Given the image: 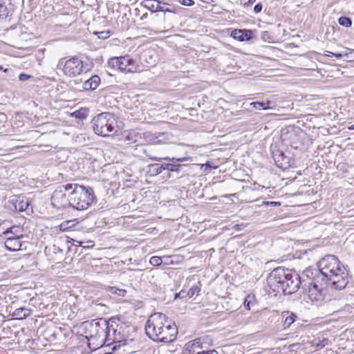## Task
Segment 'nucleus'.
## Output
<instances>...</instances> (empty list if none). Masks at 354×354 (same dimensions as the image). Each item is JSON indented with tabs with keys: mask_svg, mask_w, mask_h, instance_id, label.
Here are the masks:
<instances>
[{
	"mask_svg": "<svg viewBox=\"0 0 354 354\" xmlns=\"http://www.w3.org/2000/svg\"><path fill=\"white\" fill-rule=\"evenodd\" d=\"M32 313V310L26 307H20L16 308L12 313V319H24L29 317Z\"/></svg>",
	"mask_w": 354,
	"mask_h": 354,
	"instance_id": "5701e85b",
	"label": "nucleus"
},
{
	"mask_svg": "<svg viewBox=\"0 0 354 354\" xmlns=\"http://www.w3.org/2000/svg\"><path fill=\"white\" fill-rule=\"evenodd\" d=\"M345 266L338 258L333 254H327L322 258L315 267H308L304 270V276L309 279L311 288H309V299L313 301H319L323 298V291L328 284V277L341 272Z\"/></svg>",
	"mask_w": 354,
	"mask_h": 354,
	"instance_id": "f257e3e1",
	"label": "nucleus"
},
{
	"mask_svg": "<svg viewBox=\"0 0 354 354\" xmlns=\"http://www.w3.org/2000/svg\"><path fill=\"white\" fill-rule=\"evenodd\" d=\"M149 263L153 266H159L163 264L162 257L158 256L151 257L149 259Z\"/></svg>",
	"mask_w": 354,
	"mask_h": 354,
	"instance_id": "f704fd0d",
	"label": "nucleus"
},
{
	"mask_svg": "<svg viewBox=\"0 0 354 354\" xmlns=\"http://www.w3.org/2000/svg\"><path fill=\"white\" fill-rule=\"evenodd\" d=\"M30 78H32V75L26 74L24 73H21L19 75V80L21 82L26 81L28 80H30Z\"/></svg>",
	"mask_w": 354,
	"mask_h": 354,
	"instance_id": "ea45409f",
	"label": "nucleus"
},
{
	"mask_svg": "<svg viewBox=\"0 0 354 354\" xmlns=\"http://www.w3.org/2000/svg\"><path fill=\"white\" fill-rule=\"evenodd\" d=\"M332 55L335 57L337 59L342 58L344 55H347V53H332Z\"/></svg>",
	"mask_w": 354,
	"mask_h": 354,
	"instance_id": "de8ad7c7",
	"label": "nucleus"
},
{
	"mask_svg": "<svg viewBox=\"0 0 354 354\" xmlns=\"http://www.w3.org/2000/svg\"><path fill=\"white\" fill-rule=\"evenodd\" d=\"M156 136L158 145L167 143L171 137V133L168 132H156Z\"/></svg>",
	"mask_w": 354,
	"mask_h": 354,
	"instance_id": "cd10ccee",
	"label": "nucleus"
},
{
	"mask_svg": "<svg viewBox=\"0 0 354 354\" xmlns=\"http://www.w3.org/2000/svg\"><path fill=\"white\" fill-rule=\"evenodd\" d=\"M7 120V116L4 113L0 112V121L6 122Z\"/></svg>",
	"mask_w": 354,
	"mask_h": 354,
	"instance_id": "603ef678",
	"label": "nucleus"
},
{
	"mask_svg": "<svg viewBox=\"0 0 354 354\" xmlns=\"http://www.w3.org/2000/svg\"><path fill=\"white\" fill-rule=\"evenodd\" d=\"M71 191L68 184L58 187L51 196V204L57 209H66L72 207V202L70 200V193L66 196V192Z\"/></svg>",
	"mask_w": 354,
	"mask_h": 354,
	"instance_id": "1a4fd4ad",
	"label": "nucleus"
},
{
	"mask_svg": "<svg viewBox=\"0 0 354 354\" xmlns=\"http://www.w3.org/2000/svg\"><path fill=\"white\" fill-rule=\"evenodd\" d=\"M178 2L185 6H192L194 4L193 0H178Z\"/></svg>",
	"mask_w": 354,
	"mask_h": 354,
	"instance_id": "a19ab883",
	"label": "nucleus"
},
{
	"mask_svg": "<svg viewBox=\"0 0 354 354\" xmlns=\"http://www.w3.org/2000/svg\"><path fill=\"white\" fill-rule=\"evenodd\" d=\"M6 223H2L0 224V236L3 237L6 232L9 230L8 227L6 226Z\"/></svg>",
	"mask_w": 354,
	"mask_h": 354,
	"instance_id": "4c0bfd02",
	"label": "nucleus"
},
{
	"mask_svg": "<svg viewBox=\"0 0 354 354\" xmlns=\"http://www.w3.org/2000/svg\"><path fill=\"white\" fill-rule=\"evenodd\" d=\"M267 286L275 294L292 295L300 288L309 297V279L304 276V271L299 275L295 270L277 267L272 270L266 278Z\"/></svg>",
	"mask_w": 354,
	"mask_h": 354,
	"instance_id": "f03ea898",
	"label": "nucleus"
},
{
	"mask_svg": "<svg viewBox=\"0 0 354 354\" xmlns=\"http://www.w3.org/2000/svg\"><path fill=\"white\" fill-rule=\"evenodd\" d=\"M151 159L158 161V162H160L162 160H167V161L171 162H169V171L179 173V172H180L181 169L183 167L186 166V165L180 164L178 162H185V161H188V160H192L193 158L191 156H183V157H180V158H175V157L170 158L169 156H167V157H163V158L153 157V158H151Z\"/></svg>",
	"mask_w": 354,
	"mask_h": 354,
	"instance_id": "9b49d317",
	"label": "nucleus"
},
{
	"mask_svg": "<svg viewBox=\"0 0 354 354\" xmlns=\"http://www.w3.org/2000/svg\"><path fill=\"white\" fill-rule=\"evenodd\" d=\"M261 38L264 41H266L268 38H270L269 32L268 31H263L261 32Z\"/></svg>",
	"mask_w": 354,
	"mask_h": 354,
	"instance_id": "a18cd8bd",
	"label": "nucleus"
},
{
	"mask_svg": "<svg viewBox=\"0 0 354 354\" xmlns=\"http://www.w3.org/2000/svg\"><path fill=\"white\" fill-rule=\"evenodd\" d=\"M272 102L267 101L266 102H253L250 103V106L255 109L258 110H268L272 109Z\"/></svg>",
	"mask_w": 354,
	"mask_h": 354,
	"instance_id": "393cba45",
	"label": "nucleus"
},
{
	"mask_svg": "<svg viewBox=\"0 0 354 354\" xmlns=\"http://www.w3.org/2000/svg\"><path fill=\"white\" fill-rule=\"evenodd\" d=\"M148 172L151 176H156L162 172L159 163H153L149 165Z\"/></svg>",
	"mask_w": 354,
	"mask_h": 354,
	"instance_id": "7c9ffc66",
	"label": "nucleus"
},
{
	"mask_svg": "<svg viewBox=\"0 0 354 354\" xmlns=\"http://www.w3.org/2000/svg\"><path fill=\"white\" fill-rule=\"evenodd\" d=\"M53 248H54V250H58L59 252H62V250H60L59 248H56L55 245H53ZM54 252L55 253L56 252L54 251Z\"/></svg>",
	"mask_w": 354,
	"mask_h": 354,
	"instance_id": "13d9d810",
	"label": "nucleus"
},
{
	"mask_svg": "<svg viewBox=\"0 0 354 354\" xmlns=\"http://www.w3.org/2000/svg\"><path fill=\"white\" fill-rule=\"evenodd\" d=\"M141 4L151 12H159L160 5H167V3L160 0H144Z\"/></svg>",
	"mask_w": 354,
	"mask_h": 354,
	"instance_id": "412c9836",
	"label": "nucleus"
},
{
	"mask_svg": "<svg viewBox=\"0 0 354 354\" xmlns=\"http://www.w3.org/2000/svg\"><path fill=\"white\" fill-rule=\"evenodd\" d=\"M256 0H248L247 2H245L243 5V6L245 8V7H248V6H252V4H254L255 3Z\"/></svg>",
	"mask_w": 354,
	"mask_h": 354,
	"instance_id": "3c124183",
	"label": "nucleus"
},
{
	"mask_svg": "<svg viewBox=\"0 0 354 354\" xmlns=\"http://www.w3.org/2000/svg\"><path fill=\"white\" fill-rule=\"evenodd\" d=\"M254 32L255 30L249 29H234L230 36L239 41H248L253 38Z\"/></svg>",
	"mask_w": 354,
	"mask_h": 354,
	"instance_id": "4468645a",
	"label": "nucleus"
},
{
	"mask_svg": "<svg viewBox=\"0 0 354 354\" xmlns=\"http://www.w3.org/2000/svg\"><path fill=\"white\" fill-rule=\"evenodd\" d=\"M100 81L98 75H93L83 83V88L86 91H94L100 85Z\"/></svg>",
	"mask_w": 354,
	"mask_h": 354,
	"instance_id": "4be33fe9",
	"label": "nucleus"
},
{
	"mask_svg": "<svg viewBox=\"0 0 354 354\" xmlns=\"http://www.w3.org/2000/svg\"><path fill=\"white\" fill-rule=\"evenodd\" d=\"M349 129H352V130L354 129V124L352 125L351 127H349Z\"/></svg>",
	"mask_w": 354,
	"mask_h": 354,
	"instance_id": "052dcab7",
	"label": "nucleus"
},
{
	"mask_svg": "<svg viewBox=\"0 0 354 354\" xmlns=\"http://www.w3.org/2000/svg\"><path fill=\"white\" fill-rule=\"evenodd\" d=\"M142 140L148 145H158L156 133H152L151 132H147L142 133Z\"/></svg>",
	"mask_w": 354,
	"mask_h": 354,
	"instance_id": "b1692460",
	"label": "nucleus"
},
{
	"mask_svg": "<svg viewBox=\"0 0 354 354\" xmlns=\"http://www.w3.org/2000/svg\"><path fill=\"white\" fill-rule=\"evenodd\" d=\"M14 11L11 0H0V18L6 19L11 16Z\"/></svg>",
	"mask_w": 354,
	"mask_h": 354,
	"instance_id": "f3484780",
	"label": "nucleus"
},
{
	"mask_svg": "<svg viewBox=\"0 0 354 354\" xmlns=\"http://www.w3.org/2000/svg\"><path fill=\"white\" fill-rule=\"evenodd\" d=\"M145 333L155 342L168 344L176 339L178 328L166 315L155 313L149 317L145 324Z\"/></svg>",
	"mask_w": 354,
	"mask_h": 354,
	"instance_id": "7ed1b4c3",
	"label": "nucleus"
},
{
	"mask_svg": "<svg viewBox=\"0 0 354 354\" xmlns=\"http://www.w3.org/2000/svg\"><path fill=\"white\" fill-rule=\"evenodd\" d=\"M185 291H183V290H181V291H180V292H178V293H176V294H175V296H174V299H177V298H178V297H181V294H185Z\"/></svg>",
	"mask_w": 354,
	"mask_h": 354,
	"instance_id": "5fc2aeb1",
	"label": "nucleus"
},
{
	"mask_svg": "<svg viewBox=\"0 0 354 354\" xmlns=\"http://www.w3.org/2000/svg\"><path fill=\"white\" fill-rule=\"evenodd\" d=\"M57 68L61 70L66 76L75 77L84 72L85 66L78 57L73 56L67 60L66 58H61Z\"/></svg>",
	"mask_w": 354,
	"mask_h": 354,
	"instance_id": "6e6552de",
	"label": "nucleus"
},
{
	"mask_svg": "<svg viewBox=\"0 0 354 354\" xmlns=\"http://www.w3.org/2000/svg\"><path fill=\"white\" fill-rule=\"evenodd\" d=\"M205 167V171L208 169H210L212 167L210 165V163L209 162H207L205 165H203L202 166V167Z\"/></svg>",
	"mask_w": 354,
	"mask_h": 354,
	"instance_id": "864d4df0",
	"label": "nucleus"
},
{
	"mask_svg": "<svg viewBox=\"0 0 354 354\" xmlns=\"http://www.w3.org/2000/svg\"><path fill=\"white\" fill-rule=\"evenodd\" d=\"M181 297H184V294H181Z\"/></svg>",
	"mask_w": 354,
	"mask_h": 354,
	"instance_id": "e2e57ef3",
	"label": "nucleus"
},
{
	"mask_svg": "<svg viewBox=\"0 0 354 354\" xmlns=\"http://www.w3.org/2000/svg\"><path fill=\"white\" fill-rule=\"evenodd\" d=\"M117 117L111 113L103 112L91 120L93 131L102 137L114 135L118 131Z\"/></svg>",
	"mask_w": 354,
	"mask_h": 354,
	"instance_id": "39448f33",
	"label": "nucleus"
},
{
	"mask_svg": "<svg viewBox=\"0 0 354 354\" xmlns=\"http://www.w3.org/2000/svg\"><path fill=\"white\" fill-rule=\"evenodd\" d=\"M272 156L276 165L279 168L286 169L290 166V158L286 156L282 151L279 149L272 150Z\"/></svg>",
	"mask_w": 354,
	"mask_h": 354,
	"instance_id": "f8f14e48",
	"label": "nucleus"
},
{
	"mask_svg": "<svg viewBox=\"0 0 354 354\" xmlns=\"http://www.w3.org/2000/svg\"><path fill=\"white\" fill-rule=\"evenodd\" d=\"M351 277L346 268H342L341 272H336L328 277V284L336 290H343L348 286Z\"/></svg>",
	"mask_w": 354,
	"mask_h": 354,
	"instance_id": "9d476101",
	"label": "nucleus"
},
{
	"mask_svg": "<svg viewBox=\"0 0 354 354\" xmlns=\"http://www.w3.org/2000/svg\"><path fill=\"white\" fill-rule=\"evenodd\" d=\"M119 319L113 317L107 321V328H106L103 346H110L113 345V350H116L121 346L127 344V339L122 332V326L118 324Z\"/></svg>",
	"mask_w": 354,
	"mask_h": 354,
	"instance_id": "423d86ee",
	"label": "nucleus"
},
{
	"mask_svg": "<svg viewBox=\"0 0 354 354\" xmlns=\"http://www.w3.org/2000/svg\"><path fill=\"white\" fill-rule=\"evenodd\" d=\"M281 316L283 329L289 328L298 318L296 314L289 311L282 312Z\"/></svg>",
	"mask_w": 354,
	"mask_h": 354,
	"instance_id": "6ab92c4d",
	"label": "nucleus"
},
{
	"mask_svg": "<svg viewBox=\"0 0 354 354\" xmlns=\"http://www.w3.org/2000/svg\"><path fill=\"white\" fill-rule=\"evenodd\" d=\"M163 264L165 266H171L174 265V261L171 259V257L169 256L162 257Z\"/></svg>",
	"mask_w": 354,
	"mask_h": 354,
	"instance_id": "58836bf2",
	"label": "nucleus"
},
{
	"mask_svg": "<svg viewBox=\"0 0 354 354\" xmlns=\"http://www.w3.org/2000/svg\"><path fill=\"white\" fill-rule=\"evenodd\" d=\"M338 23L342 26L348 28L352 25V20L350 17L343 16L339 18Z\"/></svg>",
	"mask_w": 354,
	"mask_h": 354,
	"instance_id": "72a5a7b5",
	"label": "nucleus"
},
{
	"mask_svg": "<svg viewBox=\"0 0 354 354\" xmlns=\"http://www.w3.org/2000/svg\"><path fill=\"white\" fill-rule=\"evenodd\" d=\"M120 72L133 73L136 70L135 61L129 55L120 56Z\"/></svg>",
	"mask_w": 354,
	"mask_h": 354,
	"instance_id": "2eb2a0df",
	"label": "nucleus"
},
{
	"mask_svg": "<svg viewBox=\"0 0 354 354\" xmlns=\"http://www.w3.org/2000/svg\"><path fill=\"white\" fill-rule=\"evenodd\" d=\"M9 71H10V69H8V68L3 69V71L5 73H8Z\"/></svg>",
	"mask_w": 354,
	"mask_h": 354,
	"instance_id": "bf43d9fd",
	"label": "nucleus"
},
{
	"mask_svg": "<svg viewBox=\"0 0 354 354\" xmlns=\"http://www.w3.org/2000/svg\"><path fill=\"white\" fill-rule=\"evenodd\" d=\"M120 57H113L109 59L108 67L120 71Z\"/></svg>",
	"mask_w": 354,
	"mask_h": 354,
	"instance_id": "c85d7f7f",
	"label": "nucleus"
},
{
	"mask_svg": "<svg viewBox=\"0 0 354 354\" xmlns=\"http://www.w3.org/2000/svg\"><path fill=\"white\" fill-rule=\"evenodd\" d=\"M2 69H3L2 66H0V70H2Z\"/></svg>",
	"mask_w": 354,
	"mask_h": 354,
	"instance_id": "680f3d73",
	"label": "nucleus"
},
{
	"mask_svg": "<svg viewBox=\"0 0 354 354\" xmlns=\"http://www.w3.org/2000/svg\"><path fill=\"white\" fill-rule=\"evenodd\" d=\"M200 291H201L200 286H197V285H194L187 292V296H188L189 298H191L195 295H198V293L200 292Z\"/></svg>",
	"mask_w": 354,
	"mask_h": 354,
	"instance_id": "c9c22d12",
	"label": "nucleus"
},
{
	"mask_svg": "<svg viewBox=\"0 0 354 354\" xmlns=\"http://www.w3.org/2000/svg\"><path fill=\"white\" fill-rule=\"evenodd\" d=\"M262 8H263L262 4L261 3H259L254 6V12L256 14L259 13L262 10Z\"/></svg>",
	"mask_w": 354,
	"mask_h": 354,
	"instance_id": "c03bdc74",
	"label": "nucleus"
},
{
	"mask_svg": "<svg viewBox=\"0 0 354 354\" xmlns=\"http://www.w3.org/2000/svg\"><path fill=\"white\" fill-rule=\"evenodd\" d=\"M94 35H97L99 39H106L111 36V32L109 30L95 32Z\"/></svg>",
	"mask_w": 354,
	"mask_h": 354,
	"instance_id": "e433bc0d",
	"label": "nucleus"
},
{
	"mask_svg": "<svg viewBox=\"0 0 354 354\" xmlns=\"http://www.w3.org/2000/svg\"><path fill=\"white\" fill-rule=\"evenodd\" d=\"M203 348L201 338H196L186 344V351L188 354H195Z\"/></svg>",
	"mask_w": 354,
	"mask_h": 354,
	"instance_id": "a211bd4d",
	"label": "nucleus"
},
{
	"mask_svg": "<svg viewBox=\"0 0 354 354\" xmlns=\"http://www.w3.org/2000/svg\"><path fill=\"white\" fill-rule=\"evenodd\" d=\"M24 237H16L11 240L5 241L6 248L11 252H16L23 250V246L27 244L26 241H23Z\"/></svg>",
	"mask_w": 354,
	"mask_h": 354,
	"instance_id": "dca6fc26",
	"label": "nucleus"
},
{
	"mask_svg": "<svg viewBox=\"0 0 354 354\" xmlns=\"http://www.w3.org/2000/svg\"><path fill=\"white\" fill-rule=\"evenodd\" d=\"M160 166L161 167V169H162V171H165V170L169 171V162L160 164Z\"/></svg>",
	"mask_w": 354,
	"mask_h": 354,
	"instance_id": "49530a36",
	"label": "nucleus"
},
{
	"mask_svg": "<svg viewBox=\"0 0 354 354\" xmlns=\"http://www.w3.org/2000/svg\"><path fill=\"white\" fill-rule=\"evenodd\" d=\"M86 243H87V245H82V247L83 248H87V249H88V248H93V247L94 246V243H93V241H89L86 242Z\"/></svg>",
	"mask_w": 354,
	"mask_h": 354,
	"instance_id": "09e8293b",
	"label": "nucleus"
},
{
	"mask_svg": "<svg viewBox=\"0 0 354 354\" xmlns=\"http://www.w3.org/2000/svg\"><path fill=\"white\" fill-rule=\"evenodd\" d=\"M256 305V299L254 294H248L243 301V306L248 310H250L252 307Z\"/></svg>",
	"mask_w": 354,
	"mask_h": 354,
	"instance_id": "a878e982",
	"label": "nucleus"
},
{
	"mask_svg": "<svg viewBox=\"0 0 354 354\" xmlns=\"http://www.w3.org/2000/svg\"><path fill=\"white\" fill-rule=\"evenodd\" d=\"M195 354H218V352L214 349L211 350H203V348Z\"/></svg>",
	"mask_w": 354,
	"mask_h": 354,
	"instance_id": "37998d69",
	"label": "nucleus"
},
{
	"mask_svg": "<svg viewBox=\"0 0 354 354\" xmlns=\"http://www.w3.org/2000/svg\"><path fill=\"white\" fill-rule=\"evenodd\" d=\"M326 55H327V56H333L332 55V53H333V52H330V51H328V50H326Z\"/></svg>",
	"mask_w": 354,
	"mask_h": 354,
	"instance_id": "4d7b16f0",
	"label": "nucleus"
},
{
	"mask_svg": "<svg viewBox=\"0 0 354 354\" xmlns=\"http://www.w3.org/2000/svg\"><path fill=\"white\" fill-rule=\"evenodd\" d=\"M68 187L71 189L70 200L72 202L73 209L77 210L86 209L93 203L95 196L91 187L73 183H68Z\"/></svg>",
	"mask_w": 354,
	"mask_h": 354,
	"instance_id": "20e7f679",
	"label": "nucleus"
},
{
	"mask_svg": "<svg viewBox=\"0 0 354 354\" xmlns=\"http://www.w3.org/2000/svg\"><path fill=\"white\" fill-rule=\"evenodd\" d=\"M107 290L111 294L117 295L120 297H124L127 294L126 290L118 288L114 286H109Z\"/></svg>",
	"mask_w": 354,
	"mask_h": 354,
	"instance_id": "2f4dec72",
	"label": "nucleus"
},
{
	"mask_svg": "<svg viewBox=\"0 0 354 354\" xmlns=\"http://www.w3.org/2000/svg\"><path fill=\"white\" fill-rule=\"evenodd\" d=\"M9 231L15 234L16 237H24L23 229L18 225H12L8 227Z\"/></svg>",
	"mask_w": 354,
	"mask_h": 354,
	"instance_id": "473e14b6",
	"label": "nucleus"
},
{
	"mask_svg": "<svg viewBox=\"0 0 354 354\" xmlns=\"http://www.w3.org/2000/svg\"><path fill=\"white\" fill-rule=\"evenodd\" d=\"M88 109L87 108H82L77 111H75L72 113V115L75 118L84 120L87 118L88 114Z\"/></svg>",
	"mask_w": 354,
	"mask_h": 354,
	"instance_id": "c756f323",
	"label": "nucleus"
},
{
	"mask_svg": "<svg viewBox=\"0 0 354 354\" xmlns=\"http://www.w3.org/2000/svg\"><path fill=\"white\" fill-rule=\"evenodd\" d=\"M72 241H73L72 244L75 246H82V244L84 243V242H82V241H77V240H74V239H72Z\"/></svg>",
	"mask_w": 354,
	"mask_h": 354,
	"instance_id": "8fccbe9b",
	"label": "nucleus"
},
{
	"mask_svg": "<svg viewBox=\"0 0 354 354\" xmlns=\"http://www.w3.org/2000/svg\"><path fill=\"white\" fill-rule=\"evenodd\" d=\"M107 321L104 318L83 322L85 337L88 340H95L97 346H103Z\"/></svg>",
	"mask_w": 354,
	"mask_h": 354,
	"instance_id": "0eeeda50",
	"label": "nucleus"
},
{
	"mask_svg": "<svg viewBox=\"0 0 354 354\" xmlns=\"http://www.w3.org/2000/svg\"><path fill=\"white\" fill-rule=\"evenodd\" d=\"M142 133H140L136 131H131L124 136V142L127 145L138 143L142 144Z\"/></svg>",
	"mask_w": 354,
	"mask_h": 354,
	"instance_id": "aec40b11",
	"label": "nucleus"
},
{
	"mask_svg": "<svg viewBox=\"0 0 354 354\" xmlns=\"http://www.w3.org/2000/svg\"><path fill=\"white\" fill-rule=\"evenodd\" d=\"M15 238H16V236H15V234L13 233H12L11 232H10L9 230L6 232L5 235L3 237L4 241L11 240L12 239H15Z\"/></svg>",
	"mask_w": 354,
	"mask_h": 354,
	"instance_id": "79ce46f5",
	"label": "nucleus"
},
{
	"mask_svg": "<svg viewBox=\"0 0 354 354\" xmlns=\"http://www.w3.org/2000/svg\"><path fill=\"white\" fill-rule=\"evenodd\" d=\"M12 207L10 208L18 212H21L28 209L30 201L24 196H17L10 201Z\"/></svg>",
	"mask_w": 354,
	"mask_h": 354,
	"instance_id": "ddd939ff",
	"label": "nucleus"
},
{
	"mask_svg": "<svg viewBox=\"0 0 354 354\" xmlns=\"http://www.w3.org/2000/svg\"><path fill=\"white\" fill-rule=\"evenodd\" d=\"M181 8L178 6L174 5H160V8H159V12H171V13H178Z\"/></svg>",
	"mask_w": 354,
	"mask_h": 354,
	"instance_id": "bb28decb",
	"label": "nucleus"
},
{
	"mask_svg": "<svg viewBox=\"0 0 354 354\" xmlns=\"http://www.w3.org/2000/svg\"><path fill=\"white\" fill-rule=\"evenodd\" d=\"M266 205H270L272 206H276L278 204H279V203H277V202H266Z\"/></svg>",
	"mask_w": 354,
	"mask_h": 354,
	"instance_id": "6e6d98bb",
	"label": "nucleus"
}]
</instances>
